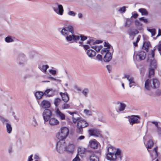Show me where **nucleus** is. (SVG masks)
<instances>
[{"label":"nucleus","instance_id":"14","mask_svg":"<svg viewBox=\"0 0 161 161\" xmlns=\"http://www.w3.org/2000/svg\"><path fill=\"white\" fill-rule=\"evenodd\" d=\"M148 63L150 64V67L152 68V69H156L157 68V63L156 60L152 59H148L147 60Z\"/></svg>","mask_w":161,"mask_h":161},{"label":"nucleus","instance_id":"36","mask_svg":"<svg viewBox=\"0 0 161 161\" xmlns=\"http://www.w3.org/2000/svg\"><path fill=\"white\" fill-rule=\"evenodd\" d=\"M155 49H153L150 54H149L148 56V59L149 58V59H154V51H155Z\"/></svg>","mask_w":161,"mask_h":161},{"label":"nucleus","instance_id":"12","mask_svg":"<svg viewBox=\"0 0 161 161\" xmlns=\"http://www.w3.org/2000/svg\"><path fill=\"white\" fill-rule=\"evenodd\" d=\"M88 132L90 136L99 137L101 136L99 131L96 129H89L88 130Z\"/></svg>","mask_w":161,"mask_h":161},{"label":"nucleus","instance_id":"52","mask_svg":"<svg viewBox=\"0 0 161 161\" xmlns=\"http://www.w3.org/2000/svg\"><path fill=\"white\" fill-rule=\"evenodd\" d=\"M155 94L157 96H160L161 95V90H158L155 92Z\"/></svg>","mask_w":161,"mask_h":161},{"label":"nucleus","instance_id":"56","mask_svg":"<svg viewBox=\"0 0 161 161\" xmlns=\"http://www.w3.org/2000/svg\"><path fill=\"white\" fill-rule=\"evenodd\" d=\"M157 128V132L158 135L161 136V128L160 127H158Z\"/></svg>","mask_w":161,"mask_h":161},{"label":"nucleus","instance_id":"37","mask_svg":"<svg viewBox=\"0 0 161 161\" xmlns=\"http://www.w3.org/2000/svg\"><path fill=\"white\" fill-rule=\"evenodd\" d=\"M147 30L149 32H150L152 34V36H155V35L156 30L155 29H147Z\"/></svg>","mask_w":161,"mask_h":161},{"label":"nucleus","instance_id":"3","mask_svg":"<svg viewBox=\"0 0 161 161\" xmlns=\"http://www.w3.org/2000/svg\"><path fill=\"white\" fill-rule=\"evenodd\" d=\"M72 120L73 123H77L76 132L77 133L82 134L83 132V128L88 126V123L84 119L78 117L75 118L73 116Z\"/></svg>","mask_w":161,"mask_h":161},{"label":"nucleus","instance_id":"6","mask_svg":"<svg viewBox=\"0 0 161 161\" xmlns=\"http://www.w3.org/2000/svg\"><path fill=\"white\" fill-rule=\"evenodd\" d=\"M69 130L66 127H63L61 128L60 131L56 134L57 138L61 141H65L69 134Z\"/></svg>","mask_w":161,"mask_h":161},{"label":"nucleus","instance_id":"34","mask_svg":"<svg viewBox=\"0 0 161 161\" xmlns=\"http://www.w3.org/2000/svg\"><path fill=\"white\" fill-rule=\"evenodd\" d=\"M61 100L59 98H55L54 101V104L56 107H57L60 103Z\"/></svg>","mask_w":161,"mask_h":161},{"label":"nucleus","instance_id":"42","mask_svg":"<svg viewBox=\"0 0 161 161\" xmlns=\"http://www.w3.org/2000/svg\"><path fill=\"white\" fill-rule=\"evenodd\" d=\"M126 7L125 6H123L120 8L118 10V11L121 13H124L126 11Z\"/></svg>","mask_w":161,"mask_h":161},{"label":"nucleus","instance_id":"38","mask_svg":"<svg viewBox=\"0 0 161 161\" xmlns=\"http://www.w3.org/2000/svg\"><path fill=\"white\" fill-rule=\"evenodd\" d=\"M0 120L2 122L3 124H6L7 123H8V120L4 118L1 116H0Z\"/></svg>","mask_w":161,"mask_h":161},{"label":"nucleus","instance_id":"15","mask_svg":"<svg viewBox=\"0 0 161 161\" xmlns=\"http://www.w3.org/2000/svg\"><path fill=\"white\" fill-rule=\"evenodd\" d=\"M89 146L94 149H96L98 146V142L95 139L91 140L89 142Z\"/></svg>","mask_w":161,"mask_h":161},{"label":"nucleus","instance_id":"18","mask_svg":"<svg viewBox=\"0 0 161 161\" xmlns=\"http://www.w3.org/2000/svg\"><path fill=\"white\" fill-rule=\"evenodd\" d=\"M60 94L62 97V99L65 102H67L69 100V97L67 93L60 92Z\"/></svg>","mask_w":161,"mask_h":161},{"label":"nucleus","instance_id":"28","mask_svg":"<svg viewBox=\"0 0 161 161\" xmlns=\"http://www.w3.org/2000/svg\"><path fill=\"white\" fill-rule=\"evenodd\" d=\"M156 69H152V68H149V75L148 77L149 78H151L152 76H153L154 74V70Z\"/></svg>","mask_w":161,"mask_h":161},{"label":"nucleus","instance_id":"22","mask_svg":"<svg viewBox=\"0 0 161 161\" xmlns=\"http://www.w3.org/2000/svg\"><path fill=\"white\" fill-rule=\"evenodd\" d=\"M119 106L118 107V110L119 111H124L126 107V104L123 103H119Z\"/></svg>","mask_w":161,"mask_h":161},{"label":"nucleus","instance_id":"50","mask_svg":"<svg viewBox=\"0 0 161 161\" xmlns=\"http://www.w3.org/2000/svg\"><path fill=\"white\" fill-rule=\"evenodd\" d=\"M96 58L99 61H102L103 58L102 56L100 54H98L96 56Z\"/></svg>","mask_w":161,"mask_h":161},{"label":"nucleus","instance_id":"44","mask_svg":"<svg viewBox=\"0 0 161 161\" xmlns=\"http://www.w3.org/2000/svg\"><path fill=\"white\" fill-rule=\"evenodd\" d=\"M52 90V89H47V90H46L45 91V92L44 93V95H47V96L48 97H51V96H52L51 95H48V93L50 91H51Z\"/></svg>","mask_w":161,"mask_h":161},{"label":"nucleus","instance_id":"30","mask_svg":"<svg viewBox=\"0 0 161 161\" xmlns=\"http://www.w3.org/2000/svg\"><path fill=\"white\" fill-rule=\"evenodd\" d=\"M129 86L130 87H131L132 86H135L136 85V83L134 80V79L133 77H130L129 80Z\"/></svg>","mask_w":161,"mask_h":161},{"label":"nucleus","instance_id":"45","mask_svg":"<svg viewBox=\"0 0 161 161\" xmlns=\"http://www.w3.org/2000/svg\"><path fill=\"white\" fill-rule=\"evenodd\" d=\"M68 14L69 15L73 17L75 16L76 15V13L75 12L71 11H69L68 12Z\"/></svg>","mask_w":161,"mask_h":161},{"label":"nucleus","instance_id":"33","mask_svg":"<svg viewBox=\"0 0 161 161\" xmlns=\"http://www.w3.org/2000/svg\"><path fill=\"white\" fill-rule=\"evenodd\" d=\"M83 113L86 115L91 116L92 115V111L91 110L85 109L83 111Z\"/></svg>","mask_w":161,"mask_h":161},{"label":"nucleus","instance_id":"8","mask_svg":"<svg viewBox=\"0 0 161 161\" xmlns=\"http://www.w3.org/2000/svg\"><path fill=\"white\" fill-rule=\"evenodd\" d=\"M53 8L54 11L58 14L60 15L63 14L64 9L63 6L61 4H58L57 3L53 5Z\"/></svg>","mask_w":161,"mask_h":161},{"label":"nucleus","instance_id":"47","mask_svg":"<svg viewBox=\"0 0 161 161\" xmlns=\"http://www.w3.org/2000/svg\"><path fill=\"white\" fill-rule=\"evenodd\" d=\"M140 36H139L137 38L136 41V42H133L134 45L135 47H137V43L139 42V40H140Z\"/></svg>","mask_w":161,"mask_h":161},{"label":"nucleus","instance_id":"24","mask_svg":"<svg viewBox=\"0 0 161 161\" xmlns=\"http://www.w3.org/2000/svg\"><path fill=\"white\" fill-rule=\"evenodd\" d=\"M6 127L7 132L8 134H10L12 130V128L11 125L8 123H6Z\"/></svg>","mask_w":161,"mask_h":161},{"label":"nucleus","instance_id":"35","mask_svg":"<svg viewBox=\"0 0 161 161\" xmlns=\"http://www.w3.org/2000/svg\"><path fill=\"white\" fill-rule=\"evenodd\" d=\"M91 47L95 49L96 52H98L102 49V46H94L92 47Z\"/></svg>","mask_w":161,"mask_h":161},{"label":"nucleus","instance_id":"53","mask_svg":"<svg viewBox=\"0 0 161 161\" xmlns=\"http://www.w3.org/2000/svg\"><path fill=\"white\" fill-rule=\"evenodd\" d=\"M132 16H131V17H133L135 19L138 16V14L137 13L133 14V13H132Z\"/></svg>","mask_w":161,"mask_h":161},{"label":"nucleus","instance_id":"17","mask_svg":"<svg viewBox=\"0 0 161 161\" xmlns=\"http://www.w3.org/2000/svg\"><path fill=\"white\" fill-rule=\"evenodd\" d=\"M59 123V121L54 118H51L49 120V124L51 125H58Z\"/></svg>","mask_w":161,"mask_h":161},{"label":"nucleus","instance_id":"16","mask_svg":"<svg viewBox=\"0 0 161 161\" xmlns=\"http://www.w3.org/2000/svg\"><path fill=\"white\" fill-rule=\"evenodd\" d=\"M50 102L46 100H43L41 102V106L43 108H49L50 107Z\"/></svg>","mask_w":161,"mask_h":161},{"label":"nucleus","instance_id":"59","mask_svg":"<svg viewBox=\"0 0 161 161\" xmlns=\"http://www.w3.org/2000/svg\"><path fill=\"white\" fill-rule=\"evenodd\" d=\"M78 17L80 19H81L83 17V15L82 13H79L78 14Z\"/></svg>","mask_w":161,"mask_h":161},{"label":"nucleus","instance_id":"26","mask_svg":"<svg viewBox=\"0 0 161 161\" xmlns=\"http://www.w3.org/2000/svg\"><path fill=\"white\" fill-rule=\"evenodd\" d=\"M90 161H99V158L94 154H92L90 157Z\"/></svg>","mask_w":161,"mask_h":161},{"label":"nucleus","instance_id":"13","mask_svg":"<svg viewBox=\"0 0 161 161\" xmlns=\"http://www.w3.org/2000/svg\"><path fill=\"white\" fill-rule=\"evenodd\" d=\"M56 116L61 120H64L65 119V115L62 113L58 108H57L56 110Z\"/></svg>","mask_w":161,"mask_h":161},{"label":"nucleus","instance_id":"54","mask_svg":"<svg viewBox=\"0 0 161 161\" xmlns=\"http://www.w3.org/2000/svg\"><path fill=\"white\" fill-rule=\"evenodd\" d=\"M106 68L108 71L110 73L112 67L110 65H107L106 66Z\"/></svg>","mask_w":161,"mask_h":161},{"label":"nucleus","instance_id":"27","mask_svg":"<svg viewBox=\"0 0 161 161\" xmlns=\"http://www.w3.org/2000/svg\"><path fill=\"white\" fill-rule=\"evenodd\" d=\"M139 11L140 12L142 15H147L148 13L147 10L144 8H141L139 9Z\"/></svg>","mask_w":161,"mask_h":161},{"label":"nucleus","instance_id":"2","mask_svg":"<svg viewBox=\"0 0 161 161\" xmlns=\"http://www.w3.org/2000/svg\"><path fill=\"white\" fill-rule=\"evenodd\" d=\"M107 158L110 161H119L122 160V155L121 150L113 147H110L107 149Z\"/></svg>","mask_w":161,"mask_h":161},{"label":"nucleus","instance_id":"58","mask_svg":"<svg viewBox=\"0 0 161 161\" xmlns=\"http://www.w3.org/2000/svg\"><path fill=\"white\" fill-rule=\"evenodd\" d=\"M32 155H30L28 158V161H32L33 160L32 158Z\"/></svg>","mask_w":161,"mask_h":161},{"label":"nucleus","instance_id":"19","mask_svg":"<svg viewBox=\"0 0 161 161\" xmlns=\"http://www.w3.org/2000/svg\"><path fill=\"white\" fill-rule=\"evenodd\" d=\"M86 54L89 57L92 58L95 56L96 53L94 51L90 49L87 50Z\"/></svg>","mask_w":161,"mask_h":161},{"label":"nucleus","instance_id":"61","mask_svg":"<svg viewBox=\"0 0 161 161\" xmlns=\"http://www.w3.org/2000/svg\"><path fill=\"white\" fill-rule=\"evenodd\" d=\"M125 78H127V79L129 80L130 79V75H125L124 77Z\"/></svg>","mask_w":161,"mask_h":161},{"label":"nucleus","instance_id":"41","mask_svg":"<svg viewBox=\"0 0 161 161\" xmlns=\"http://www.w3.org/2000/svg\"><path fill=\"white\" fill-rule=\"evenodd\" d=\"M70 107V105L69 104L67 103H64L62 105V108L63 109H68Z\"/></svg>","mask_w":161,"mask_h":161},{"label":"nucleus","instance_id":"63","mask_svg":"<svg viewBox=\"0 0 161 161\" xmlns=\"http://www.w3.org/2000/svg\"><path fill=\"white\" fill-rule=\"evenodd\" d=\"M79 159V158L76 157L74 159H73V161H77Z\"/></svg>","mask_w":161,"mask_h":161},{"label":"nucleus","instance_id":"49","mask_svg":"<svg viewBox=\"0 0 161 161\" xmlns=\"http://www.w3.org/2000/svg\"><path fill=\"white\" fill-rule=\"evenodd\" d=\"M85 138V137L84 136L81 135L77 138V141L78 142H79L83 140Z\"/></svg>","mask_w":161,"mask_h":161},{"label":"nucleus","instance_id":"20","mask_svg":"<svg viewBox=\"0 0 161 161\" xmlns=\"http://www.w3.org/2000/svg\"><path fill=\"white\" fill-rule=\"evenodd\" d=\"M101 42L100 41H95L93 39H90L89 40L87 41V44H89L90 46H92L96 44H99Z\"/></svg>","mask_w":161,"mask_h":161},{"label":"nucleus","instance_id":"10","mask_svg":"<svg viewBox=\"0 0 161 161\" xmlns=\"http://www.w3.org/2000/svg\"><path fill=\"white\" fill-rule=\"evenodd\" d=\"M52 115L51 111L49 109H45L42 113V116L45 121H48Z\"/></svg>","mask_w":161,"mask_h":161},{"label":"nucleus","instance_id":"48","mask_svg":"<svg viewBox=\"0 0 161 161\" xmlns=\"http://www.w3.org/2000/svg\"><path fill=\"white\" fill-rule=\"evenodd\" d=\"M149 45V44L147 42H145L143 44V47H144L146 49H148Z\"/></svg>","mask_w":161,"mask_h":161},{"label":"nucleus","instance_id":"39","mask_svg":"<svg viewBox=\"0 0 161 161\" xmlns=\"http://www.w3.org/2000/svg\"><path fill=\"white\" fill-rule=\"evenodd\" d=\"M5 41L7 42H13L14 40L11 36H8L5 38Z\"/></svg>","mask_w":161,"mask_h":161},{"label":"nucleus","instance_id":"5","mask_svg":"<svg viewBox=\"0 0 161 161\" xmlns=\"http://www.w3.org/2000/svg\"><path fill=\"white\" fill-rule=\"evenodd\" d=\"M104 46L106 47L104 48L101 51V53L103 55L105 54L103 57L104 61L108 62L112 59L111 53L109 52V48L111 46L108 42H104Z\"/></svg>","mask_w":161,"mask_h":161},{"label":"nucleus","instance_id":"43","mask_svg":"<svg viewBox=\"0 0 161 161\" xmlns=\"http://www.w3.org/2000/svg\"><path fill=\"white\" fill-rule=\"evenodd\" d=\"M135 24L136 26L137 27L142 26V24L138 20H136L135 21Z\"/></svg>","mask_w":161,"mask_h":161},{"label":"nucleus","instance_id":"11","mask_svg":"<svg viewBox=\"0 0 161 161\" xmlns=\"http://www.w3.org/2000/svg\"><path fill=\"white\" fill-rule=\"evenodd\" d=\"M146 53L143 51H141L138 52L136 55L137 60L140 61L144 59L146 57Z\"/></svg>","mask_w":161,"mask_h":161},{"label":"nucleus","instance_id":"29","mask_svg":"<svg viewBox=\"0 0 161 161\" xmlns=\"http://www.w3.org/2000/svg\"><path fill=\"white\" fill-rule=\"evenodd\" d=\"M43 95H44V93L41 92H37L35 94L36 98L39 99L42 98Z\"/></svg>","mask_w":161,"mask_h":161},{"label":"nucleus","instance_id":"46","mask_svg":"<svg viewBox=\"0 0 161 161\" xmlns=\"http://www.w3.org/2000/svg\"><path fill=\"white\" fill-rule=\"evenodd\" d=\"M139 20L141 21H143L145 23H147L148 22V20L146 19H145L144 17H142L139 18Z\"/></svg>","mask_w":161,"mask_h":161},{"label":"nucleus","instance_id":"23","mask_svg":"<svg viewBox=\"0 0 161 161\" xmlns=\"http://www.w3.org/2000/svg\"><path fill=\"white\" fill-rule=\"evenodd\" d=\"M38 67L42 71L46 73L47 69L49 68V66L47 65H40Z\"/></svg>","mask_w":161,"mask_h":161},{"label":"nucleus","instance_id":"62","mask_svg":"<svg viewBox=\"0 0 161 161\" xmlns=\"http://www.w3.org/2000/svg\"><path fill=\"white\" fill-rule=\"evenodd\" d=\"M152 123L154 124L157 127H158V123L157 122L153 121Z\"/></svg>","mask_w":161,"mask_h":161},{"label":"nucleus","instance_id":"4","mask_svg":"<svg viewBox=\"0 0 161 161\" xmlns=\"http://www.w3.org/2000/svg\"><path fill=\"white\" fill-rule=\"evenodd\" d=\"M159 86V81L157 79H153L152 80L147 79L145 82V87L147 90H150L151 89L158 88Z\"/></svg>","mask_w":161,"mask_h":161},{"label":"nucleus","instance_id":"7","mask_svg":"<svg viewBox=\"0 0 161 161\" xmlns=\"http://www.w3.org/2000/svg\"><path fill=\"white\" fill-rule=\"evenodd\" d=\"M56 149L58 153H63L64 151L67 149L66 146L65 141L59 140L57 143Z\"/></svg>","mask_w":161,"mask_h":161},{"label":"nucleus","instance_id":"55","mask_svg":"<svg viewBox=\"0 0 161 161\" xmlns=\"http://www.w3.org/2000/svg\"><path fill=\"white\" fill-rule=\"evenodd\" d=\"M49 78L51 79L52 80L57 81H59V82H60L61 81V80H57L56 78H55L53 77H49Z\"/></svg>","mask_w":161,"mask_h":161},{"label":"nucleus","instance_id":"51","mask_svg":"<svg viewBox=\"0 0 161 161\" xmlns=\"http://www.w3.org/2000/svg\"><path fill=\"white\" fill-rule=\"evenodd\" d=\"M49 72L50 73H51L53 75H55L56 74V71L55 70H52V69H50L49 70Z\"/></svg>","mask_w":161,"mask_h":161},{"label":"nucleus","instance_id":"57","mask_svg":"<svg viewBox=\"0 0 161 161\" xmlns=\"http://www.w3.org/2000/svg\"><path fill=\"white\" fill-rule=\"evenodd\" d=\"M67 112L69 114H70L71 115H72V117H73V116H74V114H75L77 115L76 113V112H71L69 111H67Z\"/></svg>","mask_w":161,"mask_h":161},{"label":"nucleus","instance_id":"64","mask_svg":"<svg viewBox=\"0 0 161 161\" xmlns=\"http://www.w3.org/2000/svg\"><path fill=\"white\" fill-rule=\"evenodd\" d=\"M160 35H161V30L159 29L158 30V35L157 36H160Z\"/></svg>","mask_w":161,"mask_h":161},{"label":"nucleus","instance_id":"40","mask_svg":"<svg viewBox=\"0 0 161 161\" xmlns=\"http://www.w3.org/2000/svg\"><path fill=\"white\" fill-rule=\"evenodd\" d=\"M89 92V90L88 89L85 88L82 91V93L86 97H87V95Z\"/></svg>","mask_w":161,"mask_h":161},{"label":"nucleus","instance_id":"9","mask_svg":"<svg viewBox=\"0 0 161 161\" xmlns=\"http://www.w3.org/2000/svg\"><path fill=\"white\" fill-rule=\"evenodd\" d=\"M140 118L138 116L132 115L128 118V121L130 125H133L135 124H138L140 122Z\"/></svg>","mask_w":161,"mask_h":161},{"label":"nucleus","instance_id":"25","mask_svg":"<svg viewBox=\"0 0 161 161\" xmlns=\"http://www.w3.org/2000/svg\"><path fill=\"white\" fill-rule=\"evenodd\" d=\"M87 149L84 147H79L78 148V151L79 154H84L87 151Z\"/></svg>","mask_w":161,"mask_h":161},{"label":"nucleus","instance_id":"32","mask_svg":"<svg viewBox=\"0 0 161 161\" xmlns=\"http://www.w3.org/2000/svg\"><path fill=\"white\" fill-rule=\"evenodd\" d=\"M66 148L67 149L66 150H67L68 151L72 152L74 150V146L73 144H69L68 147Z\"/></svg>","mask_w":161,"mask_h":161},{"label":"nucleus","instance_id":"60","mask_svg":"<svg viewBox=\"0 0 161 161\" xmlns=\"http://www.w3.org/2000/svg\"><path fill=\"white\" fill-rule=\"evenodd\" d=\"M34 159H36V160H37L38 159H40L39 157V156L36 155V154L35 156H34Z\"/></svg>","mask_w":161,"mask_h":161},{"label":"nucleus","instance_id":"31","mask_svg":"<svg viewBox=\"0 0 161 161\" xmlns=\"http://www.w3.org/2000/svg\"><path fill=\"white\" fill-rule=\"evenodd\" d=\"M153 145V143L152 140H149L147 142V148L148 152H149V150L148 149L151 148Z\"/></svg>","mask_w":161,"mask_h":161},{"label":"nucleus","instance_id":"1","mask_svg":"<svg viewBox=\"0 0 161 161\" xmlns=\"http://www.w3.org/2000/svg\"><path fill=\"white\" fill-rule=\"evenodd\" d=\"M61 33L63 36L65 37L67 42L70 43L74 42L78 43L80 46H82L86 50L90 48L88 45L82 44L83 41L87 39V37L83 35L74 34V29L72 26L68 25L67 27H63Z\"/></svg>","mask_w":161,"mask_h":161},{"label":"nucleus","instance_id":"21","mask_svg":"<svg viewBox=\"0 0 161 161\" xmlns=\"http://www.w3.org/2000/svg\"><path fill=\"white\" fill-rule=\"evenodd\" d=\"M158 147H157L154 148L153 151V152L151 155V157L153 160L157 158L158 156V154L157 152Z\"/></svg>","mask_w":161,"mask_h":161}]
</instances>
